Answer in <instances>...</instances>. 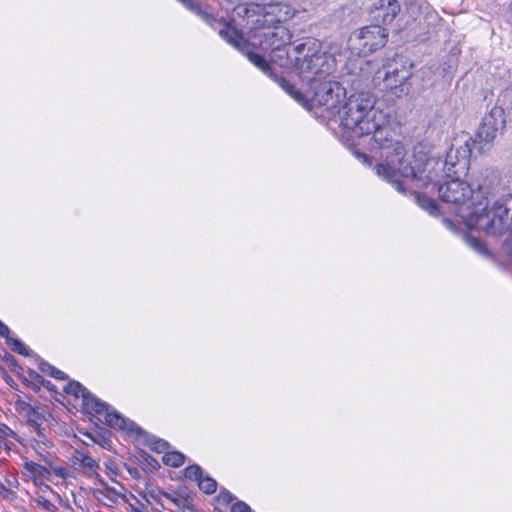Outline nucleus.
I'll return each instance as SVG.
<instances>
[{
	"mask_svg": "<svg viewBox=\"0 0 512 512\" xmlns=\"http://www.w3.org/2000/svg\"><path fill=\"white\" fill-rule=\"evenodd\" d=\"M418 202L420 206L428 211L431 215H436L439 212L437 203L430 198L427 197H418Z\"/></svg>",
	"mask_w": 512,
	"mask_h": 512,
	"instance_id": "a211bd4d",
	"label": "nucleus"
},
{
	"mask_svg": "<svg viewBox=\"0 0 512 512\" xmlns=\"http://www.w3.org/2000/svg\"><path fill=\"white\" fill-rule=\"evenodd\" d=\"M0 495L6 500H13L16 497V493L13 490H11L9 487H7L1 480H0Z\"/></svg>",
	"mask_w": 512,
	"mask_h": 512,
	"instance_id": "b1692460",
	"label": "nucleus"
},
{
	"mask_svg": "<svg viewBox=\"0 0 512 512\" xmlns=\"http://www.w3.org/2000/svg\"><path fill=\"white\" fill-rule=\"evenodd\" d=\"M161 508H164V505L161 504L160 506H158V508H156V511H159Z\"/></svg>",
	"mask_w": 512,
	"mask_h": 512,
	"instance_id": "58836bf2",
	"label": "nucleus"
},
{
	"mask_svg": "<svg viewBox=\"0 0 512 512\" xmlns=\"http://www.w3.org/2000/svg\"><path fill=\"white\" fill-rule=\"evenodd\" d=\"M203 471L199 465H191L185 468L184 476L189 480H194L198 483L199 479L202 477Z\"/></svg>",
	"mask_w": 512,
	"mask_h": 512,
	"instance_id": "6ab92c4d",
	"label": "nucleus"
},
{
	"mask_svg": "<svg viewBox=\"0 0 512 512\" xmlns=\"http://www.w3.org/2000/svg\"><path fill=\"white\" fill-rule=\"evenodd\" d=\"M34 501L39 508L47 512L57 511V506L42 495L37 496Z\"/></svg>",
	"mask_w": 512,
	"mask_h": 512,
	"instance_id": "aec40b11",
	"label": "nucleus"
},
{
	"mask_svg": "<svg viewBox=\"0 0 512 512\" xmlns=\"http://www.w3.org/2000/svg\"><path fill=\"white\" fill-rule=\"evenodd\" d=\"M162 495L167 498L168 500L172 501L173 503H175L177 506H180L181 505V502L182 500H179V499H176L174 498L171 494L167 493V492H162Z\"/></svg>",
	"mask_w": 512,
	"mask_h": 512,
	"instance_id": "473e14b6",
	"label": "nucleus"
},
{
	"mask_svg": "<svg viewBox=\"0 0 512 512\" xmlns=\"http://www.w3.org/2000/svg\"><path fill=\"white\" fill-rule=\"evenodd\" d=\"M133 511L134 512H147V510L145 509L143 504H141L139 507L133 508Z\"/></svg>",
	"mask_w": 512,
	"mask_h": 512,
	"instance_id": "f704fd0d",
	"label": "nucleus"
},
{
	"mask_svg": "<svg viewBox=\"0 0 512 512\" xmlns=\"http://www.w3.org/2000/svg\"><path fill=\"white\" fill-rule=\"evenodd\" d=\"M167 446H168V443L165 442L164 440H157L156 442L153 443L152 449L160 452V451H163L164 449H166Z\"/></svg>",
	"mask_w": 512,
	"mask_h": 512,
	"instance_id": "7c9ffc66",
	"label": "nucleus"
},
{
	"mask_svg": "<svg viewBox=\"0 0 512 512\" xmlns=\"http://www.w3.org/2000/svg\"><path fill=\"white\" fill-rule=\"evenodd\" d=\"M50 376H51V377H53V378H55V379H59V380H63V379H66V378H67V375H66L63 371H61V370H59V369H57V368H54V369L52 370V372H51V375H50Z\"/></svg>",
	"mask_w": 512,
	"mask_h": 512,
	"instance_id": "2f4dec72",
	"label": "nucleus"
},
{
	"mask_svg": "<svg viewBox=\"0 0 512 512\" xmlns=\"http://www.w3.org/2000/svg\"><path fill=\"white\" fill-rule=\"evenodd\" d=\"M356 156L359 160H361L363 163H371L369 157L364 154V153H360V152H357L356 153Z\"/></svg>",
	"mask_w": 512,
	"mask_h": 512,
	"instance_id": "72a5a7b5",
	"label": "nucleus"
},
{
	"mask_svg": "<svg viewBox=\"0 0 512 512\" xmlns=\"http://www.w3.org/2000/svg\"><path fill=\"white\" fill-rule=\"evenodd\" d=\"M292 40V34L283 25H278L270 32L265 34V41L269 48L273 51L281 50L286 45H289Z\"/></svg>",
	"mask_w": 512,
	"mask_h": 512,
	"instance_id": "1a4fd4ad",
	"label": "nucleus"
},
{
	"mask_svg": "<svg viewBox=\"0 0 512 512\" xmlns=\"http://www.w3.org/2000/svg\"><path fill=\"white\" fill-rule=\"evenodd\" d=\"M198 487L206 494H212L216 491L217 482L209 476L202 475L198 481Z\"/></svg>",
	"mask_w": 512,
	"mask_h": 512,
	"instance_id": "dca6fc26",
	"label": "nucleus"
},
{
	"mask_svg": "<svg viewBox=\"0 0 512 512\" xmlns=\"http://www.w3.org/2000/svg\"><path fill=\"white\" fill-rule=\"evenodd\" d=\"M161 508H164V505L161 504L160 506H158V508H156V511H159Z\"/></svg>",
	"mask_w": 512,
	"mask_h": 512,
	"instance_id": "ea45409f",
	"label": "nucleus"
},
{
	"mask_svg": "<svg viewBox=\"0 0 512 512\" xmlns=\"http://www.w3.org/2000/svg\"><path fill=\"white\" fill-rule=\"evenodd\" d=\"M48 469L50 470V475L53 474L61 479H66L69 476V471L63 466L53 465L52 462L48 461Z\"/></svg>",
	"mask_w": 512,
	"mask_h": 512,
	"instance_id": "4be33fe9",
	"label": "nucleus"
},
{
	"mask_svg": "<svg viewBox=\"0 0 512 512\" xmlns=\"http://www.w3.org/2000/svg\"><path fill=\"white\" fill-rule=\"evenodd\" d=\"M66 394L73 395L76 398H82L83 410L86 414L90 415L97 422L105 424L114 429L125 430L128 433L134 431L139 432L135 423L125 419L122 415L105 402L100 401L94 397L82 384L77 381H70L64 386Z\"/></svg>",
	"mask_w": 512,
	"mask_h": 512,
	"instance_id": "7ed1b4c3",
	"label": "nucleus"
},
{
	"mask_svg": "<svg viewBox=\"0 0 512 512\" xmlns=\"http://www.w3.org/2000/svg\"><path fill=\"white\" fill-rule=\"evenodd\" d=\"M38 367L41 370V372L47 373L49 375H51L52 370L55 368L54 366L45 361H41Z\"/></svg>",
	"mask_w": 512,
	"mask_h": 512,
	"instance_id": "c85d7f7f",
	"label": "nucleus"
},
{
	"mask_svg": "<svg viewBox=\"0 0 512 512\" xmlns=\"http://www.w3.org/2000/svg\"><path fill=\"white\" fill-rule=\"evenodd\" d=\"M31 375H33L35 377V379L42 385L44 386L45 388H47L48 390H53L54 389V385L51 383V381L49 380H46L44 379L42 376H40L39 374H37L36 372H32L30 373Z\"/></svg>",
	"mask_w": 512,
	"mask_h": 512,
	"instance_id": "a878e982",
	"label": "nucleus"
},
{
	"mask_svg": "<svg viewBox=\"0 0 512 512\" xmlns=\"http://www.w3.org/2000/svg\"><path fill=\"white\" fill-rule=\"evenodd\" d=\"M308 43L295 46L298 55H303L299 63L301 78L309 85L311 101L324 106L331 114H337L340 125L351 137H363L372 134V147L382 151L383 162L375 167L376 174L385 173L395 161L390 156L393 147L396 155L403 152L401 145L391 139L392 129L387 124L386 115L375 107V98L368 92L351 95L341 106L345 89L336 81L328 79L335 70L332 55L315 51L304 53Z\"/></svg>",
	"mask_w": 512,
	"mask_h": 512,
	"instance_id": "f257e3e1",
	"label": "nucleus"
},
{
	"mask_svg": "<svg viewBox=\"0 0 512 512\" xmlns=\"http://www.w3.org/2000/svg\"><path fill=\"white\" fill-rule=\"evenodd\" d=\"M281 87L291 96L293 97L298 103L306 106L307 104V98L304 96L300 91L296 90L291 84H289L286 80L281 79L280 80Z\"/></svg>",
	"mask_w": 512,
	"mask_h": 512,
	"instance_id": "2eb2a0df",
	"label": "nucleus"
},
{
	"mask_svg": "<svg viewBox=\"0 0 512 512\" xmlns=\"http://www.w3.org/2000/svg\"><path fill=\"white\" fill-rule=\"evenodd\" d=\"M161 508H164V505L161 504L160 506H158V508H156V511H159Z\"/></svg>",
	"mask_w": 512,
	"mask_h": 512,
	"instance_id": "4c0bfd02",
	"label": "nucleus"
},
{
	"mask_svg": "<svg viewBox=\"0 0 512 512\" xmlns=\"http://www.w3.org/2000/svg\"><path fill=\"white\" fill-rule=\"evenodd\" d=\"M505 123L504 110L498 106L493 107L482 119L476 134V142H493L498 132L504 129Z\"/></svg>",
	"mask_w": 512,
	"mask_h": 512,
	"instance_id": "423d86ee",
	"label": "nucleus"
},
{
	"mask_svg": "<svg viewBox=\"0 0 512 512\" xmlns=\"http://www.w3.org/2000/svg\"><path fill=\"white\" fill-rule=\"evenodd\" d=\"M89 455L86 454L84 451H80V450H75L74 452V460L81 464Z\"/></svg>",
	"mask_w": 512,
	"mask_h": 512,
	"instance_id": "c756f323",
	"label": "nucleus"
},
{
	"mask_svg": "<svg viewBox=\"0 0 512 512\" xmlns=\"http://www.w3.org/2000/svg\"><path fill=\"white\" fill-rule=\"evenodd\" d=\"M412 76V72L409 67L404 64L399 68L397 63L393 67L389 64L383 78V86L385 89L393 92L394 95L400 96L405 92L404 84Z\"/></svg>",
	"mask_w": 512,
	"mask_h": 512,
	"instance_id": "6e6552de",
	"label": "nucleus"
},
{
	"mask_svg": "<svg viewBox=\"0 0 512 512\" xmlns=\"http://www.w3.org/2000/svg\"><path fill=\"white\" fill-rule=\"evenodd\" d=\"M162 461L167 466L177 468V467H180L184 463L185 456L182 453L177 452V451L167 452L162 457Z\"/></svg>",
	"mask_w": 512,
	"mask_h": 512,
	"instance_id": "4468645a",
	"label": "nucleus"
},
{
	"mask_svg": "<svg viewBox=\"0 0 512 512\" xmlns=\"http://www.w3.org/2000/svg\"><path fill=\"white\" fill-rule=\"evenodd\" d=\"M31 387H32L35 391H38V390H39V387H38V386H36V385H33V386H31Z\"/></svg>",
	"mask_w": 512,
	"mask_h": 512,
	"instance_id": "e433bc0d",
	"label": "nucleus"
},
{
	"mask_svg": "<svg viewBox=\"0 0 512 512\" xmlns=\"http://www.w3.org/2000/svg\"><path fill=\"white\" fill-rule=\"evenodd\" d=\"M473 188L474 201H482L483 206L487 204V212L491 209L489 207V197L494 196L500 189V177L499 173L494 170L486 169L479 172L473 182L471 183Z\"/></svg>",
	"mask_w": 512,
	"mask_h": 512,
	"instance_id": "39448f33",
	"label": "nucleus"
},
{
	"mask_svg": "<svg viewBox=\"0 0 512 512\" xmlns=\"http://www.w3.org/2000/svg\"><path fill=\"white\" fill-rule=\"evenodd\" d=\"M25 468L33 473L34 475H37L39 477L48 478L50 476V470L48 467L42 466L35 462H26Z\"/></svg>",
	"mask_w": 512,
	"mask_h": 512,
	"instance_id": "f3484780",
	"label": "nucleus"
},
{
	"mask_svg": "<svg viewBox=\"0 0 512 512\" xmlns=\"http://www.w3.org/2000/svg\"><path fill=\"white\" fill-rule=\"evenodd\" d=\"M9 439H14L19 443L21 442V438L15 431H13L6 424L0 422V446L8 447L7 441Z\"/></svg>",
	"mask_w": 512,
	"mask_h": 512,
	"instance_id": "ddd939ff",
	"label": "nucleus"
},
{
	"mask_svg": "<svg viewBox=\"0 0 512 512\" xmlns=\"http://www.w3.org/2000/svg\"><path fill=\"white\" fill-rule=\"evenodd\" d=\"M388 38L387 29L380 24L365 26L355 32L350 41L357 45L359 53L369 54L385 46Z\"/></svg>",
	"mask_w": 512,
	"mask_h": 512,
	"instance_id": "20e7f679",
	"label": "nucleus"
},
{
	"mask_svg": "<svg viewBox=\"0 0 512 512\" xmlns=\"http://www.w3.org/2000/svg\"><path fill=\"white\" fill-rule=\"evenodd\" d=\"M400 10L398 0H373L369 8V17L377 24L388 25L393 22Z\"/></svg>",
	"mask_w": 512,
	"mask_h": 512,
	"instance_id": "0eeeda50",
	"label": "nucleus"
},
{
	"mask_svg": "<svg viewBox=\"0 0 512 512\" xmlns=\"http://www.w3.org/2000/svg\"><path fill=\"white\" fill-rule=\"evenodd\" d=\"M269 14L276 16L278 22H285L295 15V10L287 4L269 5Z\"/></svg>",
	"mask_w": 512,
	"mask_h": 512,
	"instance_id": "9b49d317",
	"label": "nucleus"
},
{
	"mask_svg": "<svg viewBox=\"0 0 512 512\" xmlns=\"http://www.w3.org/2000/svg\"><path fill=\"white\" fill-rule=\"evenodd\" d=\"M16 408L19 411H25L27 414L35 409L29 403L22 401V400H18L16 402Z\"/></svg>",
	"mask_w": 512,
	"mask_h": 512,
	"instance_id": "cd10ccee",
	"label": "nucleus"
},
{
	"mask_svg": "<svg viewBox=\"0 0 512 512\" xmlns=\"http://www.w3.org/2000/svg\"><path fill=\"white\" fill-rule=\"evenodd\" d=\"M40 443H42L45 447H49L51 445L50 441L46 440L45 437L35 439V445L33 446L36 453L44 460L45 463H48V456L45 454L44 449H42Z\"/></svg>",
	"mask_w": 512,
	"mask_h": 512,
	"instance_id": "412c9836",
	"label": "nucleus"
},
{
	"mask_svg": "<svg viewBox=\"0 0 512 512\" xmlns=\"http://www.w3.org/2000/svg\"><path fill=\"white\" fill-rule=\"evenodd\" d=\"M80 465L87 473L91 474H95L96 469L99 467L98 463L91 456H88Z\"/></svg>",
	"mask_w": 512,
	"mask_h": 512,
	"instance_id": "5701e85b",
	"label": "nucleus"
},
{
	"mask_svg": "<svg viewBox=\"0 0 512 512\" xmlns=\"http://www.w3.org/2000/svg\"><path fill=\"white\" fill-rule=\"evenodd\" d=\"M395 136L396 134L392 130L391 139L393 142H397L401 145L403 152L396 155L393 147H391L390 156L391 160L393 159L395 161V163L392 164L394 167L392 168L389 166L385 173L377 175L387 182H390L400 193H404L405 188L398 177L422 180V174L425 172L427 167H430L429 170H431L434 175L438 174V170L443 171L444 174L442 175V178L465 175L468 170L472 148L476 144V140H474V138H472L468 133L462 132L453 139L444 161L434 159H427L426 161H423L414 158L412 162L405 158V148L401 141L396 139Z\"/></svg>",
	"mask_w": 512,
	"mask_h": 512,
	"instance_id": "f03ea898",
	"label": "nucleus"
},
{
	"mask_svg": "<svg viewBox=\"0 0 512 512\" xmlns=\"http://www.w3.org/2000/svg\"><path fill=\"white\" fill-rule=\"evenodd\" d=\"M43 416L37 409L32 410L27 414V424L37 432L38 438H43L42 433Z\"/></svg>",
	"mask_w": 512,
	"mask_h": 512,
	"instance_id": "f8f14e48",
	"label": "nucleus"
},
{
	"mask_svg": "<svg viewBox=\"0 0 512 512\" xmlns=\"http://www.w3.org/2000/svg\"><path fill=\"white\" fill-rule=\"evenodd\" d=\"M218 500L223 504H230L234 500V496L228 491L220 492Z\"/></svg>",
	"mask_w": 512,
	"mask_h": 512,
	"instance_id": "bb28decb",
	"label": "nucleus"
},
{
	"mask_svg": "<svg viewBox=\"0 0 512 512\" xmlns=\"http://www.w3.org/2000/svg\"><path fill=\"white\" fill-rule=\"evenodd\" d=\"M231 512H252L249 505L243 501H237L231 506Z\"/></svg>",
	"mask_w": 512,
	"mask_h": 512,
	"instance_id": "393cba45",
	"label": "nucleus"
},
{
	"mask_svg": "<svg viewBox=\"0 0 512 512\" xmlns=\"http://www.w3.org/2000/svg\"><path fill=\"white\" fill-rule=\"evenodd\" d=\"M471 243L474 245L475 248L480 249L481 243L478 240L473 239Z\"/></svg>",
	"mask_w": 512,
	"mask_h": 512,
	"instance_id": "c9c22d12",
	"label": "nucleus"
},
{
	"mask_svg": "<svg viewBox=\"0 0 512 512\" xmlns=\"http://www.w3.org/2000/svg\"><path fill=\"white\" fill-rule=\"evenodd\" d=\"M0 336L5 338L7 346L20 355L28 356L29 348L26 347L19 339L10 336L9 327L0 320Z\"/></svg>",
	"mask_w": 512,
	"mask_h": 512,
	"instance_id": "9d476101",
	"label": "nucleus"
}]
</instances>
